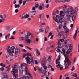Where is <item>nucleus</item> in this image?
<instances>
[{
    "mask_svg": "<svg viewBox=\"0 0 79 79\" xmlns=\"http://www.w3.org/2000/svg\"><path fill=\"white\" fill-rule=\"evenodd\" d=\"M15 64L14 66H12V70L11 71V74L13 76L14 79H33L31 75L29 73V70L27 69V67H26L25 70H23L22 73V74H25L27 76H23L19 79L17 78L18 77V70L16 69L17 65Z\"/></svg>",
    "mask_w": 79,
    "mask_h": 79,
    "instance_id": "obj_1",
    "label": "nucleus"
},
{
    "mask_svg": "<svg viewBox=\"0 0 79 79\" xmlns=\"http://www.w3.org/2000/svg\"><path fill=\"white\" fill-rule=\"evenodd\" d=\"M32 34L30 32H28L27 34H25L24 37H19V39L20 40H24L27 44H30L31 42L32 39L33 38Z\"/></svg>",
    "mask_w": 79,
    "mask_h": 79,
    "instance_id": "obj_2",
    "label": "nucleus"
},
{
    "mask_svg": "<svg viewBox=\"0 0 79 79\" xmlns=\"http://www.w3.org/2000/svg\"><path fill=\"white\" fill-rule=\"evenodd\" d=\"M65 7L63 8V10L65 13H66V17L67 19L70 20L71 17V15L72 14H75V12L73 11V10L71 9V8H69L67 9L66 8L68 7V6L66 5H64Z\"/></svg>",
    "mask_w": 79,
    "mask_h": 79,
    "instance_id": "obj_3",
    "label": "nucleus"
},
{
    "mask_svg": "<svg viewBox=\"0 0 79 79\" xmlns=\"http://www.w3.org/2000/svg\"><path fill=\"white\" fill-rule=\"evenodd\" d=\"M62 50L64 53L63 55L65 58V60L64 61L65 64H66L65 68H67L69 66V65L71 64V61H69V59L68 58V54L69 53V52L68 51L65 53V50L63 48H62Z\"/></svg>",
    "mask_w": 79,
    "mask_h": 79,
    "instance_id": "obj_4",
    "label": "nucleus"
},
{
    "mask_svg": "<svg viewBox=\"0 0 79 79\" xmlns=\"http://www.w3.org/2000/svg\"><path fill=\"white\" fill-rule=\"evenodd\" d=\"M27 55L28 56L25 57V60L27 61V64H31V65L34 64V57L32 56L31 53H27Z\"/></svg>",
    "mask_w": 79,
    "mask_h": 79,
    "instance_id": "obj_5",
    "label": "nucleus"
},
{
    "mask_svg": "<svg viewBox=\"0 0 79 79\" xmlns=\"http://www.w3.org/2000/svg\"><path fill=\"white\" fill-rule=\"evenodd\" d=\"M10 46H7L6 48V49L7 50V52L8 53L9 55L10 56H13V54L14 53V50L12 51L10 49Z\"/></svg>",
    "mask_w": 79,
    "mask_h": 79,
    "instance_id": "obj_6",
    "label": "nucleus"
},
{
    "mask_svg": "<svg viewBox=\"0 0 79 79\" xmlns=\"http://www.w3.org/2000/svg\"><path fill=\"white\" fill-rule=\"evenodd\" d=\"M53 19L56 22H57L58 23H62L63 22V19H60V16L58 15L56 16V17H54Z\"/></svg>",
    "mask_w": 79,
    "mask_h": 79,
    "instance_id": "obj_7",
    "label": "nucleus"
},
{
    "mask_svg": "<svg viewBox=\"0 0 79 79\" xmlns=\"http://www.w3.org/2000/svg\"><path fill=\"white\" fill-rule=\"evenodd\" d=\"M60 57L61 56H60V55H59V57L56 60V64H58V65H56V67H57L58 68H60V67L62 66V65H61V64H60V61H59L60 59Z\"/></svg>",
    "mask_w": 79,
    "mask_h": 79,
    "instance_id": "obj_8",
    "label": "nucleus"
},
{
    "mask_svg": "<svg viewBox=\"0 0 79 79\" xmlns=\"http://www.w3.org/2000/svg\"><path fill=\"white\" fill-rule=\"evenodd\" d=\"M71 0H55V2L56 3H60L61 2L62 3H66L69 2Z\"/></svg>",
    "mask_w": 79,
    "mask_h": 79,
    "instance_id": "obj_9",
    "label": "nucleus"
},
{
    "mask_svg": "<svg viewBox=\"0 0 79 79\" xmlns=\"http://www.w3.org/2000/svg\"><path fill=\"white\" fill-rule=\"evenodd\" d=\"M18 53H20V50L18 48H15L14 52V56L15 57L18 56Z\"/></svg>",
    "mask_w": 79,
    "mask_h": 79,
    "instance_id": "obj_10",
    "label": "nucleus"
},
{
    "mask_svg": "<svg viewBox=\"0 0 79 79\" xmlns=\"http://www.w3.org/2000/svg\"><path fill=\"white\" fill-rule=\"evenodd\" d=\"M57 45H58V47H57L56 48L57 49H58L59 48H62L63 46V44L62 43H60V42H59L57 43Z\"/></svg>",
    "mask_w": 79,
    "mask_h": 79,
    "instance_id": "obj_11",
    "label": "nucleus"
},
{
    "mask_svg": "<svg viewBox=\"0 0 79 79\" xmlns=\"http://www.w3.org/2000/svg\"><path fill=\"white\" fill-rule=\"evenodd\" d=\"M29 16V15L28 14L24 15V14H23L22 15V16L21 17V19H23V18H27Z\"/></svg>",
    "mask_w": 79,
    "mask_h": 79,
    "instance_id": "obj_12",
    "label": "nucleus"
},
{
    "mask_svg": "<svg viewBox=\"0 0 79 79\" xmlns=\"http://www.w3.org/2000/svg\"><path fill=\"white\" fill-rule=\"evenodd\" d=\"M8 73H4V76L2 78V79H4V78H5L6 79H8Z\"/></svg>",
    "mask_w": 79,
    "mask_h": 79,
    "instance_id": "obj_13",
    "label": "nucleus"
},
{
    "mask_svg": "<svg viewBox=\"0 0 79 79\" xmlns=\"http://www.w3.org/2000/svg\"><path fill=\"white\" fill-rule=\"evenodd\" d=\"M60 14L59 15H60V17H64L65 16V14L62 11H61L60 12Z\"/></svg>",
    "mask_w": 79,
    "mask_h": 79,
    "instance_id": "obj_14",
    "label": "nucleus"
},
{
    "mask_svg": "<svg viewBox=\"0 0 79 79\" xmlns=\"http://www.w3.org/2000/svg\"><path fill=\"white\" fill-rule=\"evenodd\" d=\"M6 17V15L5 14H3V15H0V18L1 19H5Z\"/></svg>",
    "mask_w": 79,
    "mask_h": 79,
    "instance_id": "obj_15",
    "label": "nucleus"
},
{
    "mask_svg": "<svg viewBox=\"0 0 79 79\" xmlns=\"http://www.w3.org/2000/svg\"><path fill=\"white\" fill-rule=\"evenodd\" d=\"M35 52H36V56H37L39 57V56H40V52H39V50H37V49H35Z\"/></svg>",
    "mask_w": 79,
    "mask_h": 79,
    "instance_id": "obj_16",
    "label": "nucleus"
},
{
    "mask_svg": "<svg viewBox=\"0 0 79 79\" xmlns=\"http://www.w3.org/2000/svg\"><path fill=\"white\" fill-rule=\"evenodd\" d=\"M10 34L9 33L7 35H5V39L6 40L10 39Z\"/></svg>",
    "mask_w": 79,
    "mask_h": 79,
    "instance_id": "obj_17",
    "label": "nucleus"
},
{
    "mask_svg": "<svg viewBox=\"0 0 79 79\" xmlns=\"http://www.w3.org/2000/svg\"><path fill=\"white\" fill-rule=\"evenodd\" d=\"M78 33L77 30H76L75 31V33L74 35V36H73V39L74 40H76V36H77V34Z\"/></svg>",
    "mask_w": 79,
    "mask_h": 79,
    "instance_id": "obj_18",
    "label": "nucleus"
},
{
    "mask_svg": "<svg viewBox=\"0 0 79 79\" xmlns=\"http://www.w3.org/2000/svg\"><path fill=\"white\" fill-rule=\"evenodd\" d=\"M44 18V14H41L39 15V18L40 20H42Z\"/></svg>",
    "mask_w": 79,
    "mask_h": 79,
    "instance_id": "obj_19",
    "label": "nucleus"
},
{
    "mask_svg": "<svg viewBox=\"0 0 79 79\" xmlns=\"http://www.w3.org/2000/svg\"><path fill=\"white\" fill-rule=\"evenodd\" d=\"M50 36H51L50 39H53V35H52V32H50L49 34L48 37H50Z\"/></svg>",
    "mask_w": 79,
    "mask_h": 79,
    "instance_id": "obj_20",
    "label": "nucleus"
},
{
    "mask_svg": "<svg viewBox=\"0 0 79 79\" xmlns=\"http://www.w3.org/2000/svg\"><path fill=\"white\" fill-rule=\"evenodd\" d=\"M10 65H9L8 66L6 67V68L7 69L6 70V73H8L9 71V70H10Z\"/></svg>",
    "mask_w": 79,
    "mask_h": 79,
    "instance_id": "obj_21",
    "label": "nucleus"
},
{
    "mask_svg": "<svg viewBox=\"0 0 79 79\" xmlns=\"http://www.w3.org/2000/svg\"><path fill=\"white\" fill-rule=\"evenodd\" d=\"M10 26H6L5 27V29L7 31H8V30H10Z\"/></svg>",
    "mask_w": 79,
    "mask_h": 79,
    "instance_id": "obj_22",
    "label": "nucleus"
},
{
    "mask_svg": "<svg viewBox=\"0 0 79 79\" xmlns=\"http://www.w3.org/2000/svg\"><path fill=\"white\" fill-rule=\"evenodd\" d=\"M44 32V30H43L42 28H40L39 29V31L37 33V34L40 33V32Z\"/></svg>",
    "mask_w": 79,
    "mask_h": 79,
    "instance_id": "obj_23",
    "label": "nucleus"
},
{
    "mask_svg": "<svg viewBox=\"0 0 79 79\" xmlns=\"http://www.w3.org/2000/svg\"><path fill=\"white\" fill-rule=\"evenodd\" d=\"M14 6L16 8H19V7H20V5L19 4H15Z\"/></svg>",
    "mask_w": 79,
    "mask_h": 79,
    "instance_id": "obj_24",
    "label": "nucleus"
},
{
    "mask_svg": "<svg viewBox=\"0 0 79 79\" xmlns=\"http://www.w3.org/2000/svg\"><path fill=\"white\" fill-rule=\"evenodd\" d=\"M26 64H27H27H26L25 63H23L21 64V66L22 68V67H23V66H25V65H26Z\"/></svg>",
    "mask_w": 79,
    "mask_h": 79,
    "instance_id": "obj_25",
    "label": "nucleus"
},
{
    "mask_svg": "<svg viewBox=\"0 0 79 79\" xmlns=\"http://www.w3.org/2000/svg\"><path fill=\"white\" fill-rule=\"evenodd\" d=\"M31 13L32 15H35L36 14V11H32L31 12Z\"/></svg>",
    "mask_w": 79,
    "mask_h": 79,
    "instance_id": "obj_26",
    "label": "nucleus"
},
{
    "mask_svg": "<svg viewBox=\"0 0 79 79\" xmlns=\"http://www.w3.org/2000/svg\"><path fill=\"white\" fill-rule=\"evenodd\" d=\"M51 58H52V56H50V57H49L48 59L47 60L49 62H51Z\"/></svg>",
    "mask_w": 79,
    "mask_h": 79,
    "instance_id": "obj_27",
    "label": "nucleus"
},
{
    "mask_svg": "<svg viewBox=\"0 0 79 79\" xmlns=\"http://www.w3.org/2000/svg\"><path fill=\"white\" fill-rule=\"evenodd\" d=\"M49 28V27H48V26L46 27V30H45V33H47V32H48V31Z\"/></svg>",
    "mask_w": 79,
    "mask_h": 79,
    "instance_id": "obj_28",
    "label": "nucleus"
},
{
    "mask_svg": "<svg viewBox=\"0 0 79 79\" xmlns=\"http://www.w3.org/2000/svg\"><path fill=\"white\" fill-rule=\"evenodd\" d=\"M25 48H27V49L30 50H32V48L28 46H25Z\"/></svg>",
    "mask_w": 79,
    "mask_h": 79,
    "instance_id": "obj_29",
    "label": "nucleus"
},
{
    "mask_svg": "<svg viewBox=\"0 0 79 79\" xmlns=\"http://www.w3.org/2000/svg\"><path fill=\"white\" fill-rule=\"evenodd\" d=\"M40 6H41L42 8H43V9L44 8V7H45V5H44V4H40Z\"/></svg>",
    "mask_w": 79,
    "mask_h": 79,
    "instance_id": "obj_30",
    "label": "nucleus"
},
{
    "mask_svg": "<svg viewBox=\"0 0 79 79\" xmlns=\"http://www.w3.org/2000/svg\"><path fill=\"white\" fill-rule=\"evenodd\" d=\"M19 34H24V32L22 31L21 30H20L19 31Z\"/></svg>",
    "mask_w": 79,
    "mask_h": 79,
    "instance_id": "obj_31",
    "label": "nucleus"
},
{
    "mask_svg": "<svg viewBox=\"0 0 79 79\" xmlns=\"http://www.w3.org/2000/svg\"><path fill=\"white\" fill-rule=\"evenodd\" d=\"M47 60L44 59L42 60V62L43 63H47Z\"/></svg>",
    "mask_w": 79,
    "mask_h": 79,
    "instance_id": "obj_32",
    "label": "nucleus"
},
{
    "mask_svg": "<svg viewBox=\"0 0 79 79\" xmlns=\"http://www.w3.org/2000/svg\"><path fill=\"white\" fill-rule=\"evenodd\" d=\"M72 18L73 21H74L75 20V19L76 18V16H73L72 17Z\"/></svg>",
    "mask_w": 79,
    "mask_h": 79,
    "instance_id": "obj_33",
    "label": "nucleus"
},
{
    "mask_svg": "<svg viewBox=\"0 0 79 79\" xmlns=\"http://www.w3.org/2000/svg\"><path fill=\"white\" fill-rule=\"evenodd\" d=\"M38 9H39V10H41L44 9V8L42 7V6H39Z\"/></svg>",
    "mask_w": 79,
    "mask_h": 79,
    "instance_id": "obj_34",
    "label": "nucleus"
},
{
    "mask_svg": "<svg viewBox=\"0 0 79 79\" xmlns=\"http://www.w3.org/2000/svg\"><path fill=\"white\" fill-rule=\"evenodd\" d=\"M65 30V32L66 33H67V32H68L69 31V29H66Z\"/></svg>",
    "mask_w": 79,
    "mask_h": 79,
    "instance_id": "obj_35",
    "label": "nucleus"
},
{
    "mask_svg": "<svg viewBox=\"0 0 79 79\" xmlns=\"http://www.w3.org/2000/svg\"><path fill=\"white\" fill-rule=\"evenodd\" d=\"M62 37L64 39H66V38H67V35H62Z\"/></svg>",
    "mask_w": 79,
    "mask_h": 79,
    "instance_id": "obj_36",
    "label": "nucleus"
},
{
    "mask_svg": "<svg viewBox=\"0 0 79 79\" xmlns=\"http://www.w3.org/2000/svg\"><path fill=\"white\" fill-rule=\"evenodd\" d=\"M15 47L14 46H12L10 48V50H13L15 49Z\"/></svg>",
    "mask_w": 79,
    "mask_h": 79,
    "instance_id": "obj_37",
    "label": "nucleus"
},
{
    "mask_svg": "<svg viewBox=\"0 0 79 79\" xmlns=\"http://www.w3.org/2000/svg\"><path fill=\"white\" fill-rule=\"evenodd\" d=\"M0 70L2 71H4V70H5L4 68H3V67H2L0 68Z\"/></svg>",
    "mask_w": 79,
    "mask_h": 79,
    "instance_id": "obj_38",
    "label": "nucleus"
},
{
    "mask_svg": "<svg viewBox=\"0 0 79 79\" xmlns=\"http://www.w3.org/2000/svg\"><path fill=\"white\" fill-rule=\"evenodd\" d=\"M26 1H24L23 2V5L24 6L25 4H26Z\"/></svg>",
    "mask_w": 79,
    "mask_h": 79,
    "instance_id": "obj_39",
    "label": "nucleus"
},
{
    "mask_svg": "<svg viewBox=\"0 0 79 79\" xmlns=\"http://www.w3.org/2000/svg\"><path fill=\"white\" fill-rule=\"evenodd\" d=\"M5 21V19H0V23H2V21Z\"/></svg>",
    "mask_w": 79,
    "mask_h": 79,
    "instance_id": "obj_40",
    "label": "nucleus"
},
{
    "mask_svg": "<svg viewBox=\"0 0 79 79\" xmlns=\"http://www.w3.org/2000/svg\"><path fill=\"white\" fill-rule=\"evenodd\" d=\"M75 69V68L74 67V66H73L72 67V69H71V70L73 71H74Z\"/></svg>",
    "mask_w": 79,
    "mask_h": 79,
    "instance_id": "obj_41",
    "label": "nucleus"
},
{
    "mask_svg": "<svg viewBox=\"0 0 79 79\" xmlns=\"http://www.w3.org/2000/svg\"><path fill=\"white\" fill-rule=\"evenodd\" d=\"M41 24L42 25H46V24L45 23V22L41 23Z\"/></svg>",
    "mask_w": 79,
    "mask_h": 79,
    "instance_id": "obj_42",
    "label": "nucleus"
},
{
    "mask_svg": "<svg viewBox=\"0 0 79 79\" xmlns=\"http://www.w3.org/2000/svg\"><path fill=\"white\" fill-rule=\"evenodd\" d=\"M27 55V54H24L23 55V57H22L23 59V58H25V57H26V56Z\"/></svg>",
    "mask_w": 79,
    "mask_h": 79,
    "instance_id": "obj_43",
    "label": "nucleus"
},
{
    "mask_svg": "<svg viewBox=\"0 0 79 79\" xmlns=\"http://www.w3.org/2000/svg\"><path fill=\"white\" fill-rule=\"evenodd\" d=\"M44 73H42L43 74H44V76H45V74H46L47 73V71H44Z\"/></svg>",
    "mask_w": 79,
    "mask_h": 79,
    "instance_id": "obj_44",
    "label": "nucleus"
},
{
    "mask_svg": "<svg viewBox=\"0 0 79 79\" xmlns=\"http://www.w3.org/2000/svg\"><path fill=\"white\" fill-rule=\"evenodd\" d=\"M75 10L76 11V12L77 11V10H78V8L77 7L75 8Z\"/></svg>",
    "mask_w": 79,
    "mask_h": 79,
    "instance_id": "obj_45",
    "label": "nucleus"
},
{
    "mask_svg": "<svg viewBox=\"0 0 79 79\" xmlns=\"http://www.w3.org/2000/svg\"><path fill=\"white\" fill-rule=\"evenodd\" d=\"M69 50H72V46L71 45V44H69Z\"/></svg>",
    "mask_w": 79,
    "mask_h": 79,
    "instance_id": "obj_46",
    "label": "nucleus"
},
{
    "mask_svg": "<svg viewBox=\"0 0 79 79\" xmlns=\"http://www.w3.org/2000/svg\"><path fill=\"white\" fill-rule=\"evenodd\" d=\"M35 8H38V6H39V4H37L35 5Z\"/></svg>",
    "mask_w": 79,
    "mask_h": 79,
    "instance_id": "obj_47",
    "label": "nucleus"
},
{
    "mask_svg": "<svg viewBox=\"0 0 79 79\" xmlns=\"http://www.w3.org/2000/svg\"><path fill=\"white\" fill-rule=\"evenodd\" d=\"M61 27H62L61 25L60 24L59 25V29H61Z\"/></svg>",
    "mask_w": 79,
    "mask_h": 79,
    "instance_id": "obj_48",
    "label": "nucleus"
},
{
    "mask_svg": "<svg viewBox=\"0 0 79 79\" xmlns=\"http://www.w3.org/2000/svg\"><path fill=\"white\" fill-rule=\"evenodd\" d=\"M21 51H22V52H26V50L25 49H22Z\"/></svg>",
    "mask_w": 79,
    "mask_h": 79,
    "instance_id": "obj_49",
    "label": "nucleus"
},
{
    "mask_svg": "<svg viewBox=\"0 0 79 79\" xmlns=\"http://www.w3.org/2000/svg\"><path fill=\"white\" fill-rule=\"evenodd\" d=\"M57 50H56L57 52H58V53H59V52H61V50H60L58 49H58H57Z\"/></svg>",
    "mask_w": 79,
    "mask_h": 79,
    "instance_id": "obj_50",
    "label": "nucleus"
},
{
    "mask_svg": "<svg viewBox=\"0 0 79 79\" xmlns=\"http://www.w3.org/2000/svg\"><path fill=\"white\" fill-rule=\"evenodd\" d=\"M10 39H11V40H14L15 39V37L13 36H12L10 38Z\"/></svg>",
    "mask_w": 79,
    "mask_h": 79,
    "instance_id": "obj_51",
    "label": "nucleus"
},
{
    "mask_svg": "<svg viewBox=\"0 0 79 79\" xmlns=\"http://www.w3.org/2000/svg\"><path fill=\"white\" fill-rule=\"evenodd\" d=\"M64 44H66L68 43V41L67 40H65L64 41Z\"/></svg>",
    "mask_w": 79,
    "mask_h": 79,
    "instance_id": "obj_52",
    "label": "nucleus"
},
{
    "mask_svg": "<svg viewBox=\"0 0 79 79\" xmlns=\"http://www.w3.org/2000/svg\"><path fill=\"white\" fill-rule=\"evenodd\" d=\"M18 11H19L18 9H15V13H18Z\"/></svg>",
    "mask_w": 79,
    "mask_h": 79,
    "instance_id": "obj_53",
    "label": "nucleus"
},
{
    "mask_svg": "<svg viewBox=\"0 0 79 79\" xmlns=\"http://www.w3.org/2000/svg\"><path fill=\"white\" fill-rule=\"evenodd\" d=\"M19 3L20 4V5L22 3V0H19Z\"/></svg>",
    "mask_w": 79,
    "mask_h": 79,
    "instance_id": "obj_54",
    "label": "nucleus"
},
{
    "mask_svg": "<svg viewBox=\"0 0 79 79\" xmlns=\"http://www.w3.org/2000/svg\"><path fill=\"white\" fill-rule=\"evenodd\" d=\"M43 68L44 69H46L47 68V66H44L43 67Z\"/></svg>",
    "mask_w": 79,
    "mask_h": 79,
    "instance_id": "obj_55",
    "label": "nucleus"
},
{
    "mask_svg": "<svg viewBox=\"0 0 79 79\" xmlns=\"http://www.w3.org/2000/svg\"><path fill=\"white\" fill-rule=\"evenodd\" d=\"M32 10H35V7H33L32 8Z\"/></svg>",
    "mask_w": 79,
    "mask_h": 79,
    "instance_id": "obj_56",
    "label": "nucleus"
},
{
    "mask_svg": "<svg viewBox=\"0 0 79 79\" xmlns=\"http://www.w3.org/2000/svg\"><path fill=\"white\" fill-rule=\"evenodd\" d=\"M19 47H24V45L23 44H19Z\"/></svg>",
    "mask_w": 79,
    "mask_h": 79,
    "instance_id": "obj_57",
    "label": "nucleus"
},
{
    "mask_svg": "<svg viewBox=\"0 0 79 79\" xmlns=\"http://www.w3.org/2000/svg\"><path fill=\"white\" fill-rule=\"evenodd\" d=\"M16 1L15 0L13 1V4H16Z\"/></svg>",
    "mask_w": 79,
    "mask_h": 79,
    "instance_id": "obj_58",
    "label": "nucleus"
},
{
    "mask_svg": "<svg viewBox=\"0 0 79 79\" xmlns=\"http://www.w3.org/2000/svg\"><path fill=\"white\" fill-rule=\"evenodd\" d=\"M51 70L52 71H54V69L52 67H51Z\"/></svg>",
    "mask_w": 79,
    "mask_h": 79,
    "instance_id": "obj_59",
    "label": "nucleus"
},
{
    "mask_svg": "<svg viewBox=\"0 0 79 79\" xmlns=\"http://www.w3.org/2000/svg\"><path fill=\"white\" fill-rule=\"evenodd\" d=\"M74 77H77V75L75 73V74L74 75Z\"/></svg>",
    "mask_w": 79,
    "mask_h": 79,
    "instance_id": "obj_60",
    "label": "nucleus"
},
{
    "mask_svg": "<svg viewBox=\"0 0 79 79\" xmlns=\"http://www.w3.org/2000/svg\"><path fill=\"white\" fill-rule=\"evenodd\" d=\"M66 28H67L66 26H65V25H64V26L63 28L64 29H65V30L66 29Z\"/></svg>",
    "mask_w": 79,
    "mask_h": 79,
    "instance_id": "obj_61",
    "label": "nucleus"
},
{
    "mask_svg": "<svg viewBox=\"0 0 79 79\" xmlns=\"http://www.w3.org/2000/svg\"><path fill=\"white\" fill-rule=\"evenodd\" d=\"M49 4H47L46 6V8H48V7H49Z\"/></svg>",
    "mask_w": 79,
    "mask_h": 79,
    "instance_id": "obj_62",
    "label": "nucleus"
},
{
    "mask_svg": "<svg viewBox=\"0 0 79 79\" xmlns=\"http://www.w3.org/2000/svg\"><path fill=\"white\" fill-rule=\"evenodd\" d=\"M60 70H62V69H63V67H62L61 66V67H60Z\"/></svg>",
    "mask_w": 79,
    "mask_h": 79,
    "instance_id": "obj_63",
    "label": "nucleus"
},
{
    "mask_svg": "<svg viewBox=\"0 0 79 79\" xmlns=\"http://www.w3.org/2000/svg\"><path fill=\"white\" fill-rule=\"evenodd\" d=\"M39 71L40 73H41L42 71V69H41L40 68L39 69Z\"/></svg>",
    "mask_w": 79,
    "mask_h": 79,
    "instance_id": "obj_64",
    "label": "nucleus"
}]
</instances>
